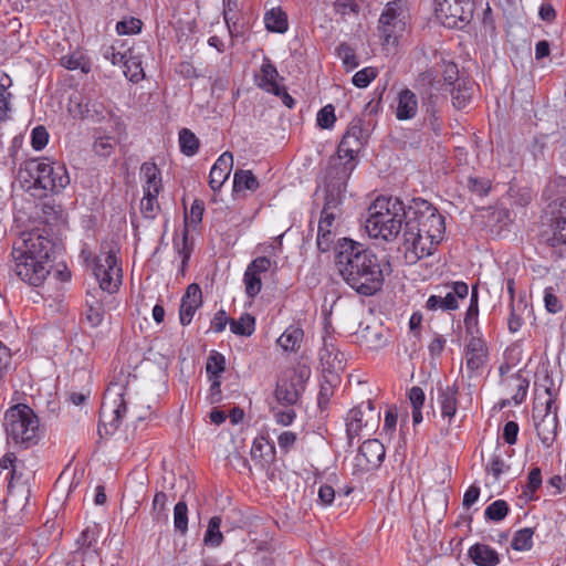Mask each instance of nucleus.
Listing matches in <instances>:
<instances>
[{
	"mask_svg": "<svg viewBox=\"0 0 566 566\" xmlns=\"http://www.w3.org/2000/svg\"><path fill=\"white\" fill-rule=\"evenodd\" d=\"M402 222L405 256L410 263L431 255L443 240L444 217L421 198L406 207L398 198L377 197L368 208L365 229L373 239L391 241L400 233Z\"/></svg>",
	"mask_w": 566,
	"mask_h": 566,
	"instance_id": "obj_1",
	"label": "nucleus"
},
{
	"mask_svg": "<svg viewBox=\"0 0 566 566\" xmlns=\"http://www.w3.org/2000/svg\"><path fill=\"white\" fill-rule=\"evenodd\" d=\"M335 251L336 269L350 289L361 296L381 291L385 281L381 261L371 249L343 238L337 241Z\"/></svg>",
	"mask_w": 566,
	"mask_h": 566,
	"instance_id": "obj_2",
	"label": "nucleus"
},
{
	"mask_svg": "<svg viewBox=\"0 0 566 566\" xmlns=\"http://www.w3.org/2000/svg\"><path fill=\"white\" fill-rule=\"evenodd\" d=\"M19 179L29 189H40L46 192L60 193L71 182L66 166L48 157L25 160L19 169Z\"/></svg>",
	"mask_w": 566,
	"mask_h": 566,
	"instance_id": "obj_3",
	"label": "nucleus"
},
{
	"mask_svg": "<svg viewBox=\"0 0 566 566\" xmlns=\"http://www.w3.org/2000/svg\"><path fill=\"white\" fill-rule=\"evenodd\" d=\"M14 259V272L24 282L33 286H42V296L59 300L62 296L61 283L70 279L69 273L55 272L50 276V263L33 260L30 256L12 254Z\"/></svg>",
	"mask_w": 566,
	"mask_h": 566,
	"instance_id": "obj_4",
	"label": "nucleus"
},
{
	"mask_svg": "<svg viewBox=\"0 0 566 566\" xmlns=\"http://www.w3.org/2000/svg\"><path fill=\"white\" fill-rule=\"evenodd\" d=\"M345 184H326V195L318 221L316 244L321 252L331 250L339 227L340 206L343 203Z\"/></svg>",
	"mask_w": 566,
	"mask_h": 566,
	"instance_id": "obj_5",
	"label": "nucleus"
},
{
	"mask_svg": "<svg viewBox=\"0 0 566 566\" xmlns=\"http://www.w3.org/2000/svg\"><path fill=\"white\" fill-rule=\"evenodd\" d=\"M4 429L8 440L28 448L38 440V416L27 405L13 406L4 415Z\"/></svg>",
	"mask_w": 566,
	"mask_h": 566,
	"instance_id": "obj_6",
	"label": "nucleus"
},
{
	"mask_svg": "<svg viewBox=\"0 0 566 566\" xmlns=\"http://www.w3.org/2000/svg\"><path fill=\"white\" fill-rule=\"evenodd\" d=\"M80 255L85 264L92 268L94 276L103 291L114 293L118 290L122 279V268L118 264L114 251L108 250L94 256L91 250L84 245Z\"/></svg>",
	"mask_w": 566,
	"mask_h": 566,
	"instance_id": "obj_7",
	"label": "nucleus"
},
{
	"mask_svg": "<svg viewBox=\"0 0 566 566\" xmlns=\"http://www.w3.org/2000/svg\"><path fill=\"white\" fill-rule=\"evenodd\" d=\"M126 395L127 387L120 382H111L105 390L99 421L107 433L117 430L127 412Z\"/></svg>",
	"mask_w": 566,
	"mask_h": 566,
	"instance_id": "obj_8",
	"label": "nucleus"
},
{
	"mask_svg": "<svg viewBox=\"0 0 566 566\" xmlns=\"http://www.w3.org/2000/svg\"><path fill=\"white\" fill-rule=\"evenodd\" d=\"M406 4L402 0L388 2L378 19V33L382 46H394L406 30Z\"/></svg>",
	"mask_w": 566,
	"mask_h": 566,
	"instance_id": "obj_9",
	"label": "nucleus"
},
{
	"mask_svg": "<svg viewBox=\"0 0 566 566\" xmlns=\"http://www.w3.org/2000/svg\"><path fill=\"white\" fill-rule=\"evenodd\" d=\"M308 375V370H286L276 384L275 398L277 402L284 406L295 405L304 390V382Z\"/></svg>",
	"mask_w": 566,
	"mask_h": 566,
	"instance_id": "obj_10",
	"label": "nucleus"
},
{
	"mask_svg": "<svg viewBox=\"0 0 566 566\" xmlns=\"http://www.w3.org/2000/svg\"><path fill=\"white\" fill-rule=\"evenodd\" d=\"M434 13L444 27L459 28L470 20L472 8L469 1L434 0Z\"/></svg>",
	"mask_w": 566,
	"mask_h": 566,
	"instance_id": "obj_11",
	"label": "nucleus"
},
{
	"mask_svg": "<svg viewBox=\"0 0 566 566\" xmlns=\"http://www.w3.org/2000/svg\"><path fill=\"white\" fill-rule=\"evenodd\" d=\"M205 206L203 202L199 200H195L190 208V216H186V226L180 234H175L172 239L174 250L176 251L177 255L181 259V264L179 272L181 275H185L186 269L188 266V261L191 255V247L188 241V223L192 226H198L203 216Z\"/></svg>",
	"mask_w": 566,
	"mask_h": 566,
	"instance_id": "obj_12",
	"label": "nucleus"
},
{
	"mask_svg": "<svg viewBox=\"0 0 566 566\" xmlns=\"http://www.w3.org/2000/svg\"><path fill=\"white\" fill-rule=\"evenodd\" d=\"M418 81L422 85H428V88L421 93L422 106L431 120L432 128L436 130L440 118L438 104L440 101H444L446 96L438 94V91L440 90V81L437 80L434 71L427 70L420 74Z\"/></svg>",
	"mask_w": 566,
	"mask_h": 566,
	"instance_id": "obj_13",
	"label": "nucleus"
},
{
	"mask_svg": "<svg viewBox=\"0 0 566 566\" xmlns=\"http://www.w3.org/2000/svg\"><path fill=\"white\" fill-rule=\"evenodd\" d=\"M547 398L545 400L544 415L541 420L535 423L537 437L542 444L546 448L552 447L557 436L558 417L556 398L547 388L545 390Z\"/></svg>",
	"mask_w": 566,
	"mask_h": 566,
	"instance_id": "obj_14",
	"label": "nucleus"
},
{
	"mask_svg": "<svg viewBox=\"0 0 566 566\" xmlns=\"http://www.w3.org/2000/svg\"><path fill=\"white\" fill-rule=\"evenodd\" d=\"M543 238L551 248L566 244V198L552 208L547 230L543 233Z\"/></svg>",
	"mask_w": 566,
	"mask_h": 566,
	"instance_id": "obj_15",
	"label": "nucleus"
},
{
	"mask_svg": "<svg viewBox=\"0 0 566 566\" xmlns=\"http://www.w3.org/2000/svg\"><path fill=\"white\" fill-rule=\"evenodd\" d=\"M489 350L481 335H472L464 346L465 370L469 378L480 376L486 365Z\"/></svg>",
	"mask_w": 566,
	"mask_h": 566,
	"instance_id": "obj_16",
	"label": "nucleus"
},
{
	"mask_svg": "<svg viewBox=\"0 0 566 566\" xmlns=\"http://www.w3.org/2000/svg\"><path fill=\"white\" fill-rule=\"evenodd\" d=\"M386 457V449L378 439H368L361 443L354 458V464L360 472L379 468Z\"/></svg>",
	"mask_w": 566,
	"mask_h": 566,
	"instance_id": "obj_17",
	"label": "nucleus"
},
{
	"mask_svg": "<svg viewBox=\"0 0 566 566\" xmlns=\"http://www.w3.org/2000/svg\"><path fill=\"white\" fill-rule=\"evenodd\" d=\"M52 242L46 237L36 232H31L21 242V245L14 244L12 254L30 256L33 260H41L50 263L52 253Z\"/></svg>",
	"mask_w": 566,
	"mask_h": 566,
	"instance_id": "obj_18",
	"label": "nucleus"
},
{
	"mask_svg": "<svg viewBox=\"0 0 566 566\" xmlns=\"http://www.w3.org/2000/svg\"><path fill=\"white\" fill-rule=\"evenodd\" d=\"M202 305V291L199 284L191 283L187 286L181 297L179 321L182 326L189 325L198 308Z\"/></svg>",
	"mask_w": 566,
	"mask_h": 566,
	"instance_id": "obj_19",
	"label": "nucleus"
},
{
	"mask_svg": "<svg viewBox=\"0 0 566 566\" xmlns=\"http://www.w3.org/2000/svg\"><path fill=\"white\" fill-rule=\"evenodd\" d=\"M284 78L280 76L276 66L269 57H264L260 73L255 76L258 87L266 93L277 94V88L283 85Z\"/></svg>",
	"mask_w": 566,
	"mask_h": 566,
	"instance_id": "obj_20",
	"label": "nucleus"
},
{
	"mask_svg": "<svg viewBox=\"0 0 566 566\" xmlns=\"http://www.w3.org/2000/svg\"><path fill=\"white\" fill-rule=\"evenodd\" d=\"M233 167V156L230 151L222 153L209 172V186L213 191L220 190L229 178Z\"/></svg>",
	"mask_w": 566,
	"mask_h": 566,
	"instance_id": "obj_21",
	"label": "nucleus"
},
{
	"mask_svg": "<svg viewBox=\"0 0 566 566\" xmlns=\"http://www.w3.org/2000/svg\"><path fill=\"white\" fill-rule=\"evenodd\" d=\"M458 394L459 387L455 384L438 388V403L441 417L447 419L449 424L458 411Z\"/></svg>",
	"mask_w": 566,
	"mask_h": 566,
	"instance_id": "obj_22",
	"label": "nucleus"
},
{
	"mask_svg": "<svg viewBox=\"0 0 566 566\" xmlns=\"http://www.w3.org/2000/svg\"><path fill=\"white\" fill-rule=\"evenodd\" d=\"M419 109L418 97L409 88L401 90L396 98L395 115L398 120H409L417 116Z\"/></svg>",
	"mask_w": 566,
	"mask_h": 566,
	"instance_id": "obj_23",
	"label": "nucleus"
},
{
	"mask_svg": "<svg viewBox=\"0 0 566 566\" xmlns=\"http://www.w3.org/2000/svg\"><path fill=\"white\" fill-rule=\"evenodd\" d=\"M359 153V149H355L353 146H345L344 143H339L337 148V154L339 159H345L342 168H335L337 178L331 179L327 184H337L338 181H343L345 184V188L347 187V180L355 169V157Z\"/></svg>",
	"mask_w": 566,
	"mask_h": 566,
	"instance_id": "obj_24",
	"label": "nucleus"
},
{
	"mask_svg": "<svg viewBox=\"0 0 566 566\" xmlns=\"http://www.w3.org/2000/svg\"><path fill=\"white\" fill-rule=\"evenodd\" d=\"M140 180L143 192H160L163 189L161 171L153 161L142 164Z\"/></svg>",
	"mask_w": 566,
	"mask_h": 566,
	"instance_id": "obj_25",
	"label": "nucleus"
},
{
	"mask_svg": "<svg viewBox=\"0 0 566 566\" xmlns=\"http://www.w3.org/2000/svg\"><path fill=\"white\" fill-rule=\"evenodd\" d=\"M251 459L261 467L272 462L275 455V449L272 442L264 436L254 438L250 451Z\"/></svg>",
	"mask_w": 566,
	"mask_h": 566,
	"instance_id": "obj_26",
	"label": "nucleus"
},
{
	"mask_svg": "<svg viewBox=\"0 0 566 566\" xmlns=\"http://www.w3.org/2000/svg\"><path fill=\"white\" fill-rule=\"evenodd\" d=\"M469 556L476 566H496L500 564L499 553L486 544H474L469 548Z\"/></svg>",
	"mask_w": 566,
	"mask_h": 566,
	"instance_id": "obj_27",
	"label": "nucleus"
},
{
	"mask_svg": "<svg viewBox=\"0 0 566 566\" xmlns=\"http://www.w3.org/2000/svg\"><path fill=\"white\" fill-rule=\"evenodd\" d=\"M452 104L457 109L467 107L474 93V83L469 78H462L455 85L449 87Z\"/></svg>",
	"mask_w": 566,
	"mask_h": 566,
	"instance_id": "obj_28",
	"label": "nucleus"
},
{
	"mask_svg": "<svg viewBox=\"0 0 566 566\" xmlns=\"http://www.w3.org/2000/svg\"><path fill=\"white\" fill-rule=\"evenodd\" d=\"M364 405L354 407L347 412L345 418L346 434L350 443L359 436L363 428L367 426V420L364 419Z\"/></svg>",
	"mask_w": 566,
	"mask_h": 566,
	"instance_id": "obj_29",
	"label": "nucleus"
},
{
	"mask_svg": "<svg viewBox=\"0 0 566 566\" xmlns=\"http://www.w3.org/2000/svg\"><path fill=\"white\" fill-rule=\"evenodd\" d=\"M304 337L301 327L291 325L277 338V345L285 352H296Z\"/></svg>",
	"mask_w": 566,
	"mask_h": 566,
	"instance_id": "obj_30",
	"label": "nucleus"
},
{
	"mask_svg": "<svg viewBox=\"0 0 566 566\" xmlns=\"http://www.w3.org/2000/svg\"><path fill=\"white\" fill-rule=\"evenodd\" d=\"M264 24L270 32L285 33L289 29L287 15L281 8H272L264 14Z\"/></svg>",
	"mask_w": 566,
	"mask_h": 566,
	"instance_id": "obj_31",
	"label": "nucleus"
},
{
	"mask_svg": "<svg viewBox=\"0 0 566 566\" xmlns=\"http://www.w3.org/2000/svg\"><path fill=\"white\" fill-rule=\"evenodd\" d=\"M259 188V180L251 170H237L233 175V191H255Z\"/></svg>",
	"mask_w": 566,
	"mask_h": 566,
	"instance_id": "obj_32",
	"label": "nucleus"
},
{
	"mask_svg": "<svg viewBox=\"0 0 566 566\" xmlns=\"http://www.w3.org/2000/svg\"><path fill=\"white\" fill-rule=\"evenodd\" d=\"M222 520L220 516H212L209 520L205 536L203 543L209 547H219L223 543V534L220 531Z\"/></svg>",
	"mask_w": 566,
	"mask_h": 566,
	"instance_id": "obj_33",
	"label": "nucleus"
},
{
	"mask_svg": "<svg viewBox=\"0 0 566 566\" xmlns=\"http://www.w3.org/2000/svg\"><path fill=\"white\" fill-rule=\"evenodd\" d=\"M180 151L186 156H195L199 150L198 137L188 128H182L178 136Z\"/></svg>",
	"mask_w": 566,
	"mask_h": 566,
	"instance_id": "obj_34",
	"label": "nucleus"
},
{
	"mask_svg": "<svg viewBox=\"0 0 566 566\" xmlns=\"http://www.w3.org/2000/svg\"><path fill=\"white\" fill-rule=\"evenodd\" d=\"M230 331L235 335L251 336L255 331V318L244 313L238 319L230 321Z\"/></svg>",
	"mask_w": 566,
	"mask_h": 566,
	"instance_id": "obj_35",
	"label": "nucleus"
},
{
	"mask_svg": "<svg viewBox=\"0 0 566 566\" xmlns=\"http://www.w3.org/2000/svg\"><path fill=\"white\" fill-rule=\"evenodd\" d=\"M61 65L70 71L81 70L83 73L91 71L88 59L81 52H73L61 57Z\"/></svg>",
	"mask_w": 566,
	"mask_h": 566,
	"instance_id": "obj_36",
	"label": "nucleus"
},
{
	"mask_svg": "<svg viewBox=\"0 0 566 566\" xmlns=\"http://www.w3.org/2000/svg\"><path fill=\"white\" fill-rule=\"evenodd\" d=\"M129 55L123 64L124 75L133 83H138L145 76L142 66V61L138 56H133L132 51L128 50Z\"/></svg>",
	"mask_w": 566,
	"mask_h": 566,
	"instance_id": "obj_37",
	"label": "nucleus"
},
{
	"mask_svg": "<svg viewBox=\"0 0 566 566\" xmlns=\"http://www.w3.org/2000/svg\"><path fill=\"white\" fill-rule=\"evenodd\" d=\"M534 530L524 527L516 531L513 535L511 547L517 552H526L533 547Z\"/></svg>",
	"mask_w": 566,
	"mask_h": 566,
	"instance_id": "obj_38",
	"label": "nucleus"
},
{
	"mask_svg": "<svg viewBox=\"0 0 566 566\" xmlns=\"http://www.w3.org/2000/svg\"><path fill=\"white\" fill-rule=\"evenodd\" d=\"M542 482L541 469L538 467L532 468L527 475V483L522 490V495L530 501L536 500L535 493L541 489Z\"/></svg>",
	"mask_w": 566,
	"mask_h": 566,
	"instance_id": "obj_39",
	"label": "nucleus"
},
{
	"mask_svg": "<svg viewBox=\"0 0 566 566\" xmlns=\"http://www.w3.org/2000/svg\"><path fill=\"white\" fill-rule=\"evenodd\" d=\"M478 315H479V308H478V301L476 295L473 294L471 298V304L465 313L464 317V326L465 332L469 337H472V335H481L478 328Z\"/></svg>",
	"mask_w": 566,
	"mask_h": 566,
	"instance_id": "obj_40",
	"label": "nucleus"
},
{
	"mask_svg": "<svg viewBox=\"0 0 566 566\" xmlns=\"http://www.w3.org/2000/svg\"><path fill=\"white\" fill-rule=\"evenodd\" d=\"M226 369L224 356L219 352H212L207 360L206 371L209 379L221 378V374Z\"/></svg>",
	"mask_w": 566,
	"mask_h": 566,
	"instance_id": "obj_41",
	"label": "nucleus"
},
{
	"mask_svg": "<svg viewBox=\"0 0 566 566\" xmlns=\"http://www.w3.org/2000/svg\"><path fill=\"white\" fill-rule=\"evenodd\" d=\"M87 97L80 94H73L69 98L67 112L74 119H86Z\"/></svg>",
	"mask_w": 566,
	"mask_h": 566,
	"instance_id": "obj_42",
	"label": "nucleus"
},
{
	"mask_svg": "<svg viewBox=\"0 0 566 566\" xmlns=\"http://www.w3.org/2000/svg\"><path fill=\"white\" fill-rule=\"evenodd\" d=\"M342 356L340 352L335 348L332 339H324V346L319 349V358L325 365L329 368H335L336 364L342 363Z\"/></svg>",
	"mask_w": 566,
	"mask_h": 566,
	"instance_id": "obj_43",
	"label": "nucleus"
},
{
	"mask_svg": "<svg viewBox=\"0 0 566 566\" xmlns=\"http://www.w3.org/2000/svg\"><path fill=\"white\" fill-rule=\"evenodd\" d=\"M342 143L346 146H353L355 149H361L366 143V136L360 125L353 124L343 136Z\"/></svg>",
	"mask_w": 566,
	"mask_h": 566,
	"instance_id": "obj_44",
	"label": "nucleus"
},
{
	"mask_svg": "<svg viewBox=\"0 0 566 566\" xmlns=\"http://www.w3.org/2000/svg\"><path fill=\"white\" fill-rule=\"evenodd\" d=\"M116 146V140L109 135H101L93 143V151L99 157H109Z\"/></svg>",
	"mask_w": 566,
	"mask_h": 566,
	"instance_id": "obj_45",
	"label": "nucleus"
},
{
	"mask_svg": "<svg viewBox=\"0 0 566 566\" xmlns=\"http://www.w3.org/2000/svg\"><path fill=\"white\" fill-rule=\"evenodd\" d=\"M509 511V505L504 500H496L485 509L484 517L493 522H500L507 516Z\"/></svg>",
	"mask_w": 566,
	"mask_h": 566,
	"instance_id": "obj_46",
	"label": "nucleus"
},
{
	"mask_svg": "<svg viewBox=\"0 0 566 566\" xmlns=\"http://www.w3.org/2000/svg\"><path fill=\"white\" fill-rule=\"evenodd\" d=\"M337 56L342 60L347 71L356 69L359 64L355 50L347 43H340L336 48Z\"/></svg>",
	"mask_w": 566,
	"mask_h": 566,
	"instance_id": "obj_47",
	"label": "nucleus"
},
{
	"mask_svg": "<svg viewBox=\"0 0 566 566\" xmlns=\"http://www.w3.org/2000/svg\"><path fill=\"white\" fill-rule=\"evenodd\" d=\"M160 192H143L140 210L146 218H155L159 211L158 196Z\"/></svg>",
	"mask_w": 566,
	"mask_h": 566,
	"instance_id": "obj_48",
	"label": "nucleus"
},
{
	"mask_svg": "<svg viewBox=\"0 0 566 566\" xmlns=\"http://www.w3.org/2000/svg\"><path fill=\"white\" fill-rule=\"evenodd\" d=\"M143 21L138 18L128 17L116 23V32L119 35H133L142 32Z\"/></svg>",
	"mask_w": 566,
	"mask_h": 566,
	"instance_id": "obj_49",
	"label": "nucleus"
},
{
	"mask_svg": "<svg viewBox=\"0 0 566 566\" xmlns=\"http://www.w3.org/2000/svg\"><path fill=\"white\" fill-rule=\"evenodd\" d=\"M87 112L86 119H91L95 123H101L107 118V113L109 109L105 107L103 102L98 99H87V108H85Z\"/></svg>",
	"mask_w": 566,
	"mask_h": 566,
	"instance_id": "obj_50",
	"label": "nucleus"
},
{
	"mask_svg": "<svg viewBox=\"0 0 566 566\" xmlns=\"http://www.w3.org/2000/svg\"><path fill=\"white\" fill-rule=\"evenodd\" d=\"M174 526L181 534L188 530V507L184 501H179L174 507Z\"/></svg>",
	"mask_w": 566,
	"mask_h": 566,
	"instance_id": "obj_51",
	"label": "nucleus"
},
{
	"mask_svg": "<svg viewBox=\"0 0 566 566\" xmlns=\"http://www.w3.org/2000/svg\"><path fill=\"white\" fill-rule=\"evenodd\" d=\"M243 283L245 286V293L249 297L253 298L261 292V275H258L254 272L245 269L243 274Z\"/></svg>",
	"mask_w": 566,
	"mask_h": 566,
	"instance_id": "obj_52",
	"label": "nucleus"
},
{
	"mask_svg": "<svg viewBox=\"0 0 566 566\" xmlns=\"http://www.w3.org/2000/svg\"><path fill=\"white\" fill-rule=\"evenodd\" d=\"M335 107L332 104H327L318 111L316 123L319 128L332 129L335 125Z\"/></svg>",
	"mask_w": 566,
	"mask_h": 566,
	"instance_id": "obj_53",
	"label": "nucleus"
},
{
	"mask_svg": "<svg viewBox=\"0 0 566 566\" xmlns=\"http://www.w3.org/2000/svg\"><path fill=\"white\" fill-rule=\"evenodd\" d=\"M510 469V465L505 463V461L502 459L501 453H497L496 451L491 455L485 470L489 474H492L495 480H499L501 474L507 472Z\"/></svg>",
	"mask_w": 566,
	"mask_h": 566,
	"instance_id": "obj_54",
	"label": "nucleus"
},
{
	"mask_svg": "<svg viewBox=\"0 0 566 566\" xmlns=\"http://www.w3.org/2000/svg\"><path fill=\"white\" fill-rule=\"evenodd\" d=\"M377 75L378 70L376 67H364L354 74L352 82L356 87L365 88L373 80L376 78Z\"/></svg>",
	"mask_w": 566,
	"mask_h": 566,
	"instance_id": "obj_55",
	"label": "nucleus"
},
{
	"mask_svg": "<svg viewBox=\"0 0 566 566\" xmlns=\"http://www.w3.org/2000/svg\"><path fill=\"white\" fill-rule=\"evenodd\" d=\"M442 77L443 85L448 88L455 85L462 78L459 77V70L455 63L453 62H443L442 64Z\"/></svg>",
	"mask_w": 566,
	"mask_h": 566,
	"instance_id": "obj_56",
	"label": "nucleus"
},
{
	"mask_svg": "<svg viewBox=\"0 0 566 566\" xmlns=\"http://www.w3.org/2000/svg\"><path fill=\"white\" fill-rule=\"evenodd\" d=\"M17 457L13 453H7L0 459V468L8 470L4 479L9 480V486L12 485L13 480L17 476Z\"/></svg>",
	"mask_w": 566,
	"mask_h": 566,
	"instance_id": "obj_57",
	"label": "nucleus"
},
{
	"mask_svg": "<svg viewBox=\"0 0 566 566\" xmlns=\"http://www.w3.org/2000/svg\"><path fill=\"white\" fill-rule=\"evenodd\" d=\"M49 143V133L44 126H36L31 132V146L34 150H42Z\"/></svg>",
	"mask_w": 566,
	"mask_h": 566,
	"instance_id": "obj_58",
	"label": "nucleus"
},
{
	"mask_svg": "<svg viewBox=\"0 0 566 566\" xmlns=\"http://www.w3.org/2000/svg\"><path fill=\"white\" fill-rule=\"evenodd\" d=\"M336 13L346 17L350 14H358L359 6L355 0H336L334 3Z\"/></svg>",
	"mask_w": 566,
	"mask_h": 566,
	"instance_id": "obj_59",
	"label": "nucleus"
},
{
	"mask_svg": "<svg viewBox=\"0 0 566 566\" xmlns=\"http://www.w3.org/2000/svg\"><path fill=\"white\" fill-rule=\"evenodd\" d=\"M272 265H276V262H272L266 256H258L248 264L247 270H250L255 274L261 275L262 273L268 272L272 268Z\"/></svg>",
	"mask_w": 566,
	"mask_h": 566,
	"instance_id": "obj_60",
	"label": "nucleus"
},
{
	"mask_svg": "<svg viewBox=\"0 0 566 566\" xmlns=\"http://www.w3.org/2000/svg\"><path fill=\"white\" fill-rule=\"evenodd\" d=\"M544 303L545 307L549 313H558L562 310V303L554 293L553 287H546L544 290Z\"/></svg>",
	"mask_w": 566,
	"mask_h": 566,
	"instance_id": "obj_61",
	"label": "nucleus"
},
{
	"mask_svg": "<svg viewBox=\"0 0 566 566\" xmlns=\"http://www.w3.org/2000/svg\"><path fill=\"white\" fill-rule=\"evenodd\" d=\"M210 388L207 395V400L209 403L214 405L222 400V391H221V378H212L209 379Z\"/></svg>",
	"mask_w": 566,
	"mask_h": 566,
	"instance_id": "obj_62",
	"label": "nucleus"
},
{
	"mask_svg": "<svg viewBox=\"0 0 566 566\" xmlns=\"http://www.w3.org/2000/svg\"><path fill=\"white\" fill-rule=\"evenodd\" d=\"M230 321L224 310L218 311L211 319L210 329L214 333H221L226 329L227 325H230Z\"/></svg>",
	"mask_w": 566,
	"mask_h": 566,
	"instance_id": "obj_63",
	"label": "nucleus"
},
{
	"mask_svg": "<svg viewBox=\"0 0 566 566\" xmlns=\"http://www.w3.org/2000/svg\"><path fill=\"white\" fill-rule=\"evenodd\" d=\"M518 424L515 421H507L504 424L502 437L507 444H515L518 434Z\"/></svg>",
	"mask_w": 566,
	"mask_h": 566,
	"instance_id": "obj_64",
	"label": "nucleus"
}]
</instances>
